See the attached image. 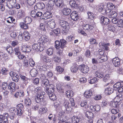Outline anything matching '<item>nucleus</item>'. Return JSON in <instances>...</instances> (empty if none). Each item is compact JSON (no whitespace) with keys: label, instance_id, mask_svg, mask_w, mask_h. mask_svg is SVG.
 Instances as JSON below:
<instances>
[{"label":"nucleus","instance_id":"32","mask_svg":"<svg viewBox=\"0 0 123 123\" xmlns=\"http://www.w3.org/2000/svg\"><path fill=\"white\" fill-rule=\"evenodd\" d=\"M103 81L105 82H107V85H106V86L109 85L110 81V79L109 76V74H107L103 78Z\"/></svg>","mask_w":123,"mask_h":123},{"label":"nucleus","instance_id":"51","mask_svg":"<svg viewBox=\"0 0 123 123\" xmlns=\"http://www.w3.org/2000/svg\"><path fill=\"white\" fill-rule=\"evenodd\" d=\"M49 96L50 99L54 101L56 99V95L54 93L51 94Z\"/></svg>","mask_w":123,"mask_h":123},{"label":"nucleus","instance_id":"26","mask_svg":"<svg viewBox=\"0 0 123 123\" xmlns=\"http://www.w3.org/2000/svg\"><path fill=\"white\" fill-rule=\"evenodd\" d=\"M60 41L61 44V49L65 47L66 45L68 43L67 42L63 39H60Z\"/></svg>","mask_w":123,"mask_h":123},{"label":"nucleus","instance_id":"25","mask_svg":"<svg viewBox=\"0 0 123 123\" xmlns=\"http://www.w3.org/2000/svg\"><path fill=\"white\" fill-rule=\"evenodd\" d=\"M85 116L88 118L90 119L93 118L94 116L93 113L89 111L86 112Z\"/></svg>","mask_w":123,"mask_h":123},{"label":"nucleus","instance_id":"29","mask_svg":"<svg viewBox=\"0 0 123 123\" xmlns=\"http://www.w3.org/2000/svg\"><path fill=\"white\" fill-rule=\"evenodd\" d=\"M70 104L67 101H65L63 104V106L65 108V110L68 111L69 108L71 107Z\"/></svg>","mask_w":123,"mask_h":123},{"label":"nucleus","instance_id":"21","mask_svg":"<svg viewBox=\"0 0 123 123\" xmlns=\"http://www.w3.org/2000/svg\"><path fill=\"white\" fill-rule=\"evenodd\" d=\"M24 95V92L22 91H19L17 92L14 95V97L16 98L23 97Z\"/></svg>","mask_w":123,"mask_h":123},{"label":"nucleus","instance_id":"50","mask_svg":"<svg viewBox=\"0 0 123 123\" xmlns=\"http://www.w3.org/2000/svg\"><path fill=\"white\" fill-rule=\"evenodd\" d=\"M121 85V83L120 82H118L115 84L113 86L114 88L117 89L120 88Z\"/></svg>","mask_w":123,"mask_h":123},{"label":"nucleus","instance_id":"52","mask_svg":"<svg viewBox=\"0 0 123 123\" xmlns=\"http://www.w3.org/2000/svg\"><path fill=\"white\" fill-rule=\"evenodd\" d=\"M17 57L19 59L21 60H25L26 59L25 56L24 55L21 54V53L17 55Z\"/></svg>","mask_w":123,"mask_h":123},{"label":"nucleus","instance_id":"7","mask_svg":"<svg viewBox=\"0 0 123 123\" xmlns=\"http://www.w3.org/2000/svg\"><path fill=\"white\" fill-rule=\"evenodd\" d=\"M92 22V24H90V25L88 24H84L82 25V28L83 29L85 30H88L90 31L93 28L94 25V22L93 21Z\"/></svg>","mask_w":123,"mask_h":123},{"label":"nucleus","instance_id":"43","mask_svg":"<svg viewBox=\"0 0 123 123\" xmlns=\"http://www.w3.org/2000/svg\"><path fill=\"white\" fill-rule=\"evenodd\" d=\"M28 24L24 23L23 22L20 23L19 24L20 26L23 29H26L28 28V26L27 25Z\"/></svg>","mask_w":123,"mask_h":123},{"label":"nucleus","instance_id":"35","mask_svg":"<svg viewBox=\"0 0 123 123\" xmlns=\"http://www.w3.org/2000/svg\"><path fill=\"white\" fill-rule=\"evenodd\" d=\"M108 15L110 18H115L117 16V14L115 11L111 10Z\"/></svg>","mask_w":123,"mask_h":123},{"label":"nucleus","instance_id":"38","mask_svg":"<svg viewBox=\"0 0 123 123\" xmlns=\"http://www.w3.org/2000/svg\"><path fill=\"white\" fill-rule=\"evenodd\" d=\"M38 41H39L41 42V43L43 45V47L44 43L45 42H46L47 41H48V39L45 37H41L39 39Z\"/></svg>","mask_w":123,"mask_h":123},{"label":"nucleus","instance_id":"27","mask_svg":"<svg viewBox=\"0 0 123 123\" xmlns=\"http://www.w3.org/2000/svg\"><path fill=\"white\" fill-rule=\"evenodd\" d=\"M25 103L27 107L30 106L31 104V100L28 97H26L25 99Z\"/></svg>","mask_w":123,"mask_h":123},{"label":"nucleus","instance_id":"61","mask_svg":"<svg viewBox=\"0 0 123 123\" xmlns=\"http://www.w3.org/2000/svg\"><path fill=\"white\" fill-rule=\"evenodd\" d=\"M36 12L35 10H32L31 13V14L32 17L35 18L36 17Z\"/></svg>","mask_w":123,"mask_h":123},{"label":"nucleus","instance_id":"28","mask_svg":"<svg viewBox=\"0 0 123 123\" xmlns=\"http://www.w3.org/2000/svg\"><path fill=\"white\" fill-rule=\"evenodd\" d=\"M114 90L113 88L110 87L106 88L105 90V92L107 94H110L113 92Z\"/></svg>","mask_w":123,"mask_h":123},{"label":"nucleus","instance_id":"10","mask_svg":"<svg viewBox=\"0 0 123 123\" xmlns=\"http://www.w3.org/2000/svg\"><path fill=\"white\" fill-rule=\"evenodd\" d=\"M100 22L103 25H107L109 23V20L107 18L103 16L100 18Z\"/></svg>","mask_w":123,"mask_h":123},{"label":"nucleus","instance_id":"60","mask_svg":"<svg viewBox=\"0 0 123 123\" xmlns=\"http://www.w3.org/2000/svg\"><path fill=\"white\" fill-rule=\"evenodd\" d=\"M96 76L99 78H101L103 77V75L102 73L96 72L95 73Z\"/></svg>","mask_w":123,"mask_h":123},{"label":"nucleus","instance_id":"58","mask_svg":"<svg viewBox=\"0 0 123 123\" xmlns=\"http://www.w3.org/2000/svg\"><path fill=\"white\" fill-rule=\"evenodd\" d=\"M29 61L30 65L31 66L33 67L35 66V62L32 59H30L29 60Z\"/></svg>","mask_w":123,"mask_h":123},{"label":"nucleus","instance_id":"62","mask_svg":"<svg viewBox=\"0 0 123 123\" xmlns=\"http://www.w3.org/2000/svg\"><path fill=\"white\" fill-rule=\"evenodd\" d=\"M40 78L42 80V81L43 80H44L45 79H46V76L45 75V74H41L40 75Z\"/></svg>","mask_w":123,"mask_h":123},{"label":"nucleus","instance_id":"8","mask_svg":"<svg viewBox=\"0 0 123 123\" xmlns=\"http://www.w3.org/2000/svg\"><path fill=\"white\" fill-rule=\"evenodd\" d=\"M10 76L12 77L13 81L16 82L18 81L19 78L17 74L12 71L10 73Z\"/></svg>","mask_w":123,"mask_h":123},{"label":"nucleus","instance_id":"30","mask_svg":"<svg viewBox=\"0 0 123 123\" xmlns=\"http://www.w3.org/2000/svg\"><path fill=\"white\" fill-rule=\"evenodd\" d=\"M9 1L7 0H0V2L3 3V4H2L3 5H4V6H6L9 8L10 9L11 7L9 6L8 5Z\"/></svg>","mask_w":123,"mask_h":123},{"label":"nucleus","instance_id":"6","mask_svg":"<svg viewBox=\"0 0 123 123\" xmlns=\"http://www.w3.org/2000/svg\"><path fill=\"white\" fill-rule=\"evenodd\" d=\"M79 69L84 74L87 73L89 70V68L87 66L82 64L79 66Z\"/></svg>","mask_w":123,"mask_h":123},{"label":"nucleus","instance_id":"15","mask_svg":"<svg viewBox=\"0 0 123 123\" xmlns=\"http://www.w3.org/2000/svg\"><path fill=\"white\" fill-rule=\"evenodd\" d=\"M65 5L64 7H63V8H61L62 9H63V11L62 12L64 15H68L71 12V10L68 8H65Z\"/></svg>","mask_w":123,"mask_h":123},{"label":"nucleus","instance_id":"55","mask_svg":"<svg viewBox=\"0 0 123 123\" xmlns=\"http://www.w3.org/2000/svg\"><path fill=\"white\" fill-rule=\"evenodd\" d=\"M71 70L72 72L76 73V72L78 70V68L76 66H73L71 67Z\"/></svg>","mask_w":123,"mask_h":123},{"label":"nucleus","instance_id":"54","mask_svg":"<svg viewBox=\"0 0 123 123\" xmlns=\"http://www.w3.org/2000/svg\"><path fill=\"white\" fill-rule=\"evenodd\" d=\"M9 111L11 113H13L16 115V111H17V109L16 108L12 107L9 109Z\"/></svg>","mask_w":123,"mask_h":123},{"label":"nucleus","instance_id":"19","mask_svg":"<svg viewBox=\"0 0 123 123\" xmlns=\"http://www.w3.org/2000/svg\"><path fill=\"white\" fill-rule=\"evenodd\" d=\"M92 95V91L90 90H87L84 93L85 97L87 98H90Z\"/></svg>","mask_w":123,"mask_h":123},{"label":"nucleus","instance_id":"31","mask_svg":"<svg viewBox=\"0 0 123 123\" xmlns=\"http://www.w3.org/2000/svg\"><path fill=\"white\" fill-rule=\"evenodd\" d=\"M36 6L38 9H42L44 8L45 5L43 3L38 2L36 4Z\"/></svg>","mask_w":123,"mask_h":123},{"label":"nucleus","instance_id":"14","mask_svg":"<svg viewBox=\"0 0 123 123\" xmlns=\"http://www.w3.org/2000/svg\"><path fill=\"white\" fill-rule=\"evenodd\" d=\"M40 59L43 61L47 62H50V60L49 59L48 56L46 55H43L42 54L40 55Z\"/></svg>","mask_w":123,"mask_h":123},{"label":"nucleus","instance_id":"42","mask_svg":"<svg viewBox=\"0 0 123 123\" xmlns=\"http://www.w3.org/2000/svg\"><path fill=\"white\" fill-rule=\"evenodd\" d=\"M88 18L90 20H92L94 18V14L91 12H88Z\"/></svg>","mask_w":123,"mask_h":123},{"label":"nucleus","instance_id":"20","mask_svg":"<svg viewBox=\"0 0 123 123\" xmlns=\"http://www.w3.org/2000/svg\"><path fill=\"white\" fill-rule=\"evenodd\" d=\"M30 73L32 77H34L37 75L38 73V71L36 69L33 68L31 70Z\"/></svg>","mask_w":123,"mask_h":123},{"label":"nucleus","instance_id":"4","mask_svg":"<svg viewBox=\"0 0 123 123\" xmlns=\"http://www.w3.org/2000/svg\"><path fill=\"white\" fill-rule=\"evenodd\" d=\"M55 86L53 84H50L49 87L44 89L45 92L49 96L51 94L54 93L53 92L55 91Z\"/></svg>","mask_w":123,"mask_h":123},{"label":"nucleus","instance_id":"1","mask_svg":"<svg viewBox=\"0 0 123 123\" xmlns=\"http://www.w3.org/2000/svg\"><path fill=\"white\" fill-rule=\"evenodd\" d=\"M34 91L37 92V94L35 97L36 101L37 103L43 101L44 95L45 94L44 91L42 90V88L40 87L35 88Z\"/></svg>","mask_w":123,"mask_h":123},{"label":"nucleus","instance_id":"33","mask_svg":"<svg viewBox=\"0 0 123 123\" xmlns=\"http://www.w3.org/2000/svg\"><path fill=\"white\" fill-rule=\"evenodd\" d=\"M2 122L3 123H8L7 119L6 118H4V116L1 115H0V123Z\"/></svg>","mask_w":123,"mask_h":123},{"label":"nucleus","instance_id":"39","mask_svg":"<svg viewBox=\"0 0 123 123\" xmlns=\"http://www.w3.org/2000/svg\"><path fill=\"white\" fill-rule=\"evenodd\" d=\"M47 67L45 65H41L38 68L39 70L41 71H45L46 70Z\"/></svg>","mask_w":123,"mask_h":123},{"label":"nucleus","instance_id":"34","mask_svg":"<svg viewBox=\"0 0 123 123\" xmlns=\"http://www.w3.org/2000/svg\"><path fill=\"white\" fill-rule=\"evenodd\" d=\"M120 104L117 101L111 102V103L110 106L111 107L114 108H117L118 107L119 105Z\"/></svg>","mask_w":123,"mask_h":123},{"label":"nucleus","instance_id":"59","mask_svg":"<svg viewBox=\"0 0 123 123\" xmlns=\"http://www.w3.org/2000/svg\"><path fill=\"white\" fill-rule=\"evenodd\" d=\"M60 30L59 28H57L53 30V32L56 35H58L60 32Z\"/></svg>","mask_w":123,"mask_h":123},{"label":"nucleus","instance_id":"13","mask_svg":"<svg viewBox=\"0 0 123 123\" xmlns=\"http://www.w3.org/2000/svg\"><path fill=\"white\" fill-rule=\"evenodd\" d=\"M113 65L115 67H118L120 64V61L118 57H116L112 60Z\"/></svg>","mask_w":123,"mask_h":123},{"label":"nucleus","instance_id":"36","mask_svg":"<svg viewBox=\"0 0 123 123\" xmlns=\"http://www.w3.org/2000/svg\"><path fill=\"white\" fill-rule=\"evenodd\" d=\"M6 49L9 54H13L14 51L12 48L11 46H7L6 48Z\"/></svg>","mask_w":123,"mask_h":123},{"label":"nucleus","instance_id":"46","mask_svg":"<svg viewBox=\"0 0 123 123\" xmlns=\"http://www.w3.org/2000/svg\"><path fill=\"white\" fill-rule=\"evenodd\" d=\"M32 21L31 18L29 17H26L25 19V23L28 24H30Z\"/></svg>","mask_w":123,"mask_h":123},{"label":"nucleus","instance_id":"24","mask_svg":"<svg viewBox=\"0 0 123 123\" xmlns=\"http://www.w3.org/2000/svg\"><path fill=\"white\" fill-rule=\"evenodd\" d=\"M70 5L72 7L77 8L78 6V4H76V2L74 0H71L70 1Z\"/></svg>","mask_w":123,"mask_h":123},{"label":"nucleus","instance_id":"53","mask_svg":"<svg viewBox=\"0 0 123 123\" xmlns=\"http://www.w3.org/2000/svg\"><path fill=\"white\" fill-rule=\"evenodd\" d=\"M57 89L58 92L60 93H63L64 92L65 89H62L60 86H57Z\"/></svg>","mask_w":123,"mask_h":123},{"label":"nucleus","instance_id":"49","mask_svg":"<svg viewBox=\"0 0 123 123\" xmlns=\"http://www.w3.org/2000/svg\"><path fill=\"white\" fill-rule=\"evenodd\" d=\"M27 3L29 5L32 6L34 4L36 1V0H26Z\"/></svg>","mask_w":123,"mask_h":123},{"label":"nucleus","instance_id":"57","mask_svg":"<svg viewBox=\"0 0 123 123\" xmlns=\"http://www.w3.org/2000/svg\"><path fill=\"white\" fill-rule=\"evenodd\" d=\"M53 59L55 62H59L61 60V58L56 55L54 57Z\"/></svg>","mask_w":123,"mask_h":123},{"label":"nucleus","instance_id":"17","mask_svg":"<svg viewBox=\"0 0 123 123\" xmlns=\"http://www.w3.org/2000/svg\"><path fill=\"white\" fill-rule=\"evenodd\" d=\"M20 76L23 82L25 85L28 83L29 79L25 76H23L21 74L20 75Z\"/></svg>","mask_w":123,"mask_h":123},{"label":"nucleus","instance_id":"5","mask_svg":"<svg viewBox=\"0 0 123 123\" xmlns=\"http://www.w3.org/2000/svg\"><path fill=\"white\" fill-rule=\"evenodd\" d=\"M59 23L61 27L66 31L70 29L69 24L67 22L64 20H60Z\"/></svg>","mask_w":123,"mask_h":123},{"label":"nucleus","instance_id":"23","mask_svg":"<svg viewBox=\"0 0 123 123\" xmlns=\"http://www.w3.org/2000/svg\"><path fill=\"white\" fill-rule=\"evenodd\" d=\"M72 123H78L81 120L80 117H73L72 118Z\"/></svg>","mask_w":123,"mask_h":123},{"label":"nucleus","instance_id":"22","mask_svg":"<svg viewBox=\"0 0 123 123\" xmlns=\"http://www.w3.org/2000/svg\"><path fill=\"white\" fill-rule=\"evenodd\" d=\"M15 83L14 82H12L10 83L8 86V88L12 91L15 90Z\"/></svg>","mask_w":123,"mask_h":123},{"label":"nucleus","instance_id":"47","mask_svg":"<svg viewBox=\"0 0 123 123\" xmlns=\"http://www.w3.org/2000/svg\"><path fill=\"white\" fill-rule=\"evenodd\" d=\"M23 109L20 108L17 109V111H16V114L18 116L21 115L23 113Z\"/></svg>","mask_w":123,"mask_h":123},{"label":"nucleus","instance_id":"9","mask_svg":"<svg viewBox=\"0 0 123 123\" xmlns=\"http://www.w3.org/2000/svg\"><path fill=\"white\" fill-rule=\"evenodd\" d=\"M56 24L55 22V20L53 19H50L47 22V26L49 28L53 29L55 27Z\"/></svg>","mask_w":123,"mask_h":123},{"label":"nucleus","instance_id":"11","mask_svg":"<svg viewBox=\"0 0 123 123\" xmlns=\"http://www.w3.org/2000/svg\"><path fill=\"white\" fill-rule=\"evenodd\" d=\"M78 13L75 11H73L70 15L71 18L74 21H76L79 19Z\"/></svg>","mask_w":123,"mask_h":123},{"label":"nucleus","instance_id":"12","mask_svg":"<svg viewBox=\"0 0 123 123\" xmlns=\"http://www.w3.org/2000/svg\"><path fill=\"white\" fill-rule=\"evenodd\" d=\"M42 86L45 89L49 87L50 85L49 81L48 79H45L43 80L42 82Z\"/></svg>","mask_w":123,"mask_h":123},{"label":"nucleus","instance_id":"44","mask_svg":"<svg viewBox=\"0 0 123 123\" xmlns=\"http://www.w3.org/2000/svg\"><path fill=\"white\" fill-rule=\"evenodd\" d=\"M118 21L117 26L119 27L122 28L123 27V20L121 19H118Z\"/></svg>","mask_w":123,"mask_h":123},{"label":"nucleus","instance_id":"16","mask_svg":"<svg viewBox=\"0 0 123 123\" xmlns=\"http://www.w3.org/2000/svg\"><path fill=\"white\" fill-rule=\"evenodd\" d=\"M44 17V19H46L50 18L52 16V14L50 12L48 11H46L43 14Z\"/></svg>","mask_w":123,"mask_h":123},{"label":"nucleus","instance_id":"40","mask_svg":"<svg viewBox=\"0 0 123 123\" xmlns=\"http://www.w3.org/2000/svg\"><path fill=\"white\" fill-rule=\"evenodd\" d=\"M25 15V12L23 10H19L17 14V15L20 18L24 17Z\"/></svg>","mask_w":123,"mask_h":123},{"label":"nucleus","instance_id":"3","mask_svg":"<svg viewBox=\"0 0 123 123\" xmlns=\"http://www.w3.org/2000/svg\"><path fill=\"white\" fill-rule=\"evenodd\" d=\"M39 41H38L37 43H34L32 45V49L35 51L40 52L43 50V45Z\"/></svg>","mask_w":123,"mask_h":123},{"label":"nucleus","instance_id":"64","mask_svg":"<svg viewBox=\"0 0 123 123\" xmlns=\"http://www.w3.org/2000/svg\"><path fill=\"white\" fill-rule=\"evenodd\" d=\"M58 123H63L64 120L62 117H58V119L57 120Z\"/></svg>","mask_w":123,"mask_h":123},{"label":"nucleus","instance_id":"37","mask_svg":"<svg viewBox=\"0 0 123 123\" xmlns=\"http://www.w3.org/2000/svg\"><path fill=\"white\" fill-rule=\"evenodd\" d=\"M66 95L68 98L72 97L73 96V92L71 90L67 91L66 92Z\"/></svg>","mask_w":123,"mask_h":123},{"label":"nucleus","instance_id":"41","mask_svg":"<svg viewBox=\"0 0 123 123\" xmlns=\"http://www.w3.org/2000/svg\"><path fill=\"white\" fill-rule=\"evenodd\" d=\"M55 47L57 49H59V48H61V44L60 41L56 40L55 42Z\"/></svg>","mask_w":123,"mask_h":123},{"label":"nucleus","instance_id":"48","mask_svg":"<svg viewBox=\"0 0 123 123\" xmlns=\"http://www.w3.org/2000/svg\"><path fill=\"white\" fill-rule=\"evenodd\" d=\"M108 30L114 32L115 30V28L112 25H110L108 26Z\"/></svg>","mask_w":123,"mask_h":123},{"label":"nucleus","instance_id":"56","mask_svg":"<svg viewBox=\"0 0 123 123\" xmlns=\"http://www.w3.org/2000/svg\"><path fill=\"white\" fill-rule=\"evenodd\" d=\"M53 49L52 48H49L47 51L46 53L47 54L49 55H51L53 53Z\"/></svg>","mask_w":123,"mask_h":123},{"label":"nucleus","instance_id":"18","mask_svg":"<svg viewBox=\"0 0 123 123\" xmlns=\"http://www.w3.org/2000/svg\"><path fill=\"white\" fill-rule=\"evenodd\" d=\"M25 40L26 41L29 40L31 37L28 31H25L23 33Z\"/></svg>","mask_w":123,"mask_h":123},{"label":"nucleus","instance_id":"45","mask_svg":"<svg viewBox=\"0 0 123 123\" xmlns=\"http://www.w3.org/2000/svg\"><path fill=\"white\" fill-rule=\"evenodd\" d=\"M47 111V109L46 108H42L39 109V113L41 114L46 113Z\"/></svg>","mask_w":123,"mask_h":123},{"label":"nucleus","instance_id":"63","mask_svg":"<svg viewBox=\"0 0 123 123\" xmlns=\"http://www.w3.org/2000/svg\"><path fill=\"white\" fill-rule=\"evenodd\" d=\"M110 45V44L109 43L107 44L105 43L103 48L104 49L106 50H109V46Z\"/></svg>","mask_w":123,"mask_h":123},{"label":"nucleus","instance_id":"2","mask_svg":"<svg viewBox=\"0 0 123 123\" xmlns=\"http://www.w3.org/2000/svg\"><path fill=\"white\" fill-rule=\"evenodd\" d=\"M49 6L52 8L55 4L60 8L64 7L65 5L62 0H50L49 2Z\"/></svg>","mask_w":123,"mask_h":123}]
</instances>
